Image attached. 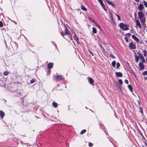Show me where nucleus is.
<instances>
[{
  "label": "nucleus",
  "mask_w": 147,
  "mask_h": 147,
  "mask_svg": "<svg viewBox=\"0 0 147 147\" xmlns=\"http://www.w3.org/2000/svg\"><path fill=\"white\" fill-rule=\"evenodd\" d=\"M146 43H147V41H146Z\"/></svg>",
  "instance_id": "obj_51"
},
{
  "label": "nucleus",
  "mask_w": 147,
  "mask_h": 147,
  "mask_svg": "<svg viewBox=\"0 0 147 147\" xmlns=\"http://www.w3.org/2000/svg\"><path fill=\"white\" fill-rule=\"evenodd\" d=\"M50 73V70H49L48 72L47 73L49 74Z\"/></svg>",
  "instance_id": "obj_48"
},
{
  "label": "nucleus",
  "mask_w": 147,
  "mask_h": 147,
  "mask_svg": "<svg viewBox=\"0 0 147 147\" xmlns=\"http://www.w3.org/2000/svg\"><path fill=\"white\" fill-rule=\"evenodd\" d=\"M109 16L110 19L112 21L113 20V18L112 14L111 13H110L109 14Z\"/></svg>",
  "instance_id": "obj_16"
},
{
  "label": "nucleus",
  "mask_w": 147,
  "mask_h": 147,
  "mask_svg": "<svg viewBox=\"0 0 147 147\" xmlns=\"http://www.w3.org/2000/svg\"><path fill=\"white\" fill-rule=\"evenodd\" d=\"M53 106L54 107H56L57 106V104L55 102H53L52 103Z\"/></svg>",
  "instance_id": "obj_20"
},
{
  "label": "nucleus",
  "mask_w": 147,
  "mask_h": 147,
  "mask_svg": "<svg viewBox=\"0 0 147 147\" xmlns=\"http://www.w3.org/2000/svg\"><path fill=\"white\" fill-rule=\"evenodd\" d=\"M115 15L118 18V20H120L121 18H120V16L117 14H116Z\"/></svg>",
  "instance_id": "obj_25"
},
{
  "label": "nucleus",
  "mask_w": 147,
  "mask_h": 147,
  "mask_svg": "<svg viewBox=\"0 0 147 147\" xmlns=\"http://www.w3.org/2000/svg\"><path fill=\"white\" fill-rule=\"evenodd\" d=\"M138 54L139 55V57H140V58L143 56L140 53H139Z\"/></svg>",
  "instance_id": "obj_36"
},
{
  "label": "nucleus",
  "mask_w": 147,
  "mask_h": 147,
  "mask_svg": "<svg viewBox=\"0 0 147 147\" xmlns=\"http://www.w3.org/2000/svg\"><path fill=\"white\" fill-rule=\"evenodd\" d=\"M98 1L99 3H100L102 1V0H98Z\"/></svg>",
  "instance_id": "obj_46"
},
{
  "label": "nucleus",
  "mask_w": 147,
  "mask_h": 147,
  "mask_svg": "<svg viewBox=\"0 0 147 147\" xmlns=\"http://www.w3.org/2000/svg\"><path fill=\"white\" fill-rule=\"evenodd\" d=\"M101 5H103L104 4L103 3V2L102 1V2H101L100 3Z\"/></svg>",
  "instance_id": "obj_45"
},
{
  "label": "nucleus",
  "mask_w": 147,
  "mask_h": 147,
  "mask_svg": "<svg viewBox=\"0 0 147 147\" xmlns=\"http://www.w3.org/2000/svg\"><path fill=\"white\" fill-rule=\"evenodd\" d=\"M147 78V77H145V80H146Z\"/></svg>",
  "instance_id": "obj_49"
},
{
  "label": "nucleus",
  "mask_w": 147,
  "mask_h": 147,
  "mask_svg": "<svg viewBox=\"0 0 147 147\" xmlns=\"http://www.w3.org/2000/svg\"><path fill=\"white\" fill-rule=\"evenodd\" d=\"M74 39L76 41L77 43H78L79 41L78 40V38H77L76 34L75 33L74 34Z\"/></svg>",
  "instance_id": "obj_12"
},
{
  "label": "nucleus",
  "mask_w": 147,
  "mask_h": 147,
  "mask_svg": "<svg viewBox=\"0 0 147 147\" xmlns=\"http://www.w3.org/2000/svg\"><path fill=\"white\" fill-rule=\"evenodd\" d=\"M129 34H130L129 33L128 35H129Z\"/></svg>",
  "instance_id": "obj_53"
},
{
  "label": "nucleus",
  "mask_w": 147,
  "mask_h": 147,
  "mask_svg": "<svg viewBox=\"0 0 147 147\" xmlns=\"http://www.w3.org/2000/svg\"><path fill=\"white\" fill-rule=\"evenodd\" d=\"M143 7V5L142 4H140L138 6V8L140 10H141L142 9Z\"/></svg>",
  "instance_id": "obj_15"
},
{
  "label": "nucleus",
  "mask_w": 147,
  "mask_h": 147,
  "mask_svg": "<svg viewBox=\"0 0 147 147\" xmlns=\"http://www.w3.org/2000/svg\"><path fill=\"white\" fill-rule=\"evenodd\" d=\"M115 74L117 76L119 77H121L122 76V74L121 72H116Z\"/></svg>",
  "instance_id": "obj_8"
},
{
  "label": "nucleus",
  "mask_w": 147,
  "mask_h": 147,
  "mask_svg": "<svg viewBox=\"0 0 147 147\" xmlns=\"http://www.w3.org/2000/svg\"><path fill=\"white\" fill-rule=\"evenodd\" d=\"M138 19L140 20L141 24L144 26V23L145 21V18L143 13L141 11L138 13Z\"/></svg>",
  "instance_id": "obj_1"
},
{
  "label": "nucleus",
  "mask_w": 147,
  "mask_h": 147,
  "mask_svg": "<svg viewBox=\"0 0 147 147\" xmlns=\"http://www.w3.org/2000/svg\"><path fill=\"white\" fill-rule=\"evenodd\" d=\"M112 65L113 67H115L116 65V62L115 61H113L112 63Z\"/></svg>",
  "instance_id": "obj_22"
},
{
  "label": "nucleus",
  "mask_w": 147,
  "mask_h": 147,
  "mask_svg": "<svg viewBox=\"0 0 147 147\" xmlns=\"http://www.w3.org/2000/svg\"><path fill=\"white\" fill-rule=\"evenodd\" d=\"M88 51H89V52L90 53L92 54V56H94V54H93V53H92V52L91 51H90L89 50H88Z\"/></svg>",
  "instance_id": "obj_43"
},
{
  "label": "nucleus",
  "mask_w": 147,
  "mask_h": 147,
  "mask_svg": "<svg viewBox=\"0 0 147 147\" xmlns=\"http://www.w3.org/2000/svg\"><path fill=\"white\" fill-rule=\"evenodd\" d=\"M119 83L121 85L122 84V81L121 79H119L118 80Z\"/></svg>",
  "instance_id": "obj_27"
},
{
  "label": "nucleus",
  "mask_w": 147,
  "mask_h": 147,
  "mask_svg": "<svg viewBox=\"0 0 147 147\" xmlns=\"http://www.w3.org/2000/svg\"><path fill=\"white\" fill-rule=\"evenodd\" d=\"M136 2H139V0H135Z\"/></svg>",
  "instance_id": "obj_47"
},
{
  "label": "nucleus",
  "mask_w": 147,
  "mask_h": 147,
  "mask_svg": "<svg viewBox=\"0 0 147 147\" xmlns=\"http://www.w3.org/2000/svg\"><path fill=\"white\" fill-rule=\"evenodd\" d=\"M69 37L71 40H72V37L71 35H69Z\"/></svg>",
  "instance_id": "obj_42"
},
{
  "label": "nucleus",
  "mask_w": 147,
  "mask_h": 147,
  "mask_svg": "<svg viewBox=\"0 0 147 147\" xmlns=\"http://www.w3.org/2000/svg\"><path fill=\"white\" fill-rule=\"evenodd\" d=\"M34 82V80L33 79H32L30 82L31 83H33Z\"/></svg>",
  "instance_id": "obj_39"
},
{
  "label": "nucleus",
  "mask_w": 147,
  "mask_h": 147,
  "mask_svg": "<svg viewBox=\"0 0 147 147\" xmlns=\"http://www.w3.org/2000/svg\"><path fill=\"white\" fill-rule=\"evenodd\" d=\"M144 4L146 7H147V2L145 1H144Z\"/></svg>",
  "instance_id": "obj_33"
},
{
  "label": "nucleus",
  "mask_w": 147,
  "mask_h": 147,
  "mask_svg": "<svg viewBox=\"0 0 147 147\" xmlns=\"http://www.w3.org/2000/svg\"><path fill=\"white\" fill-rule=\"evenodd\" d=\"M125 40H126V42H128V39L127 38H126V37H125Z\"/></svg>",
  "instance_id": "obj_44"
},
{
  "label": "nucleus",
  "mask_w": 147,
  "mask_h": 147,
  "mask_svg": "<svg viewBox=\"0 0 147 147\" xmlns=\"http://www.w3.org/2000/svg\"><path fill=\"white\" fill-rule=\"evenodd\" d=\"M89 19L91 22H92L93 23H94L95 22L94 21L92 18H89Z\"/></svg>",
  "instance_id": "obj_37"
},
{
  "label": "nucleus",
  "mask_w": 147,
  "mask_h": 147,
  "mask_svg": "<svg viewBox=\"0 0 147 147\" xmlns=\"http://www.w3.org/2000/svg\"><path fill=\"white\" fill-rule=\"evenodd\" d=\"M139 66L140 68L141 69H143L144 68V65L141 62H140L139 63Z\"/></svg>",
  "instance_id": "obj_7"
},
{
  "label": "nucleus",
  "mask_w": 147,
  "mask_h": 147,
  "mask_svg": "<svg viewBox=\"0 0 147 147\" xmlns=\"http://www.w3.org/2000/svg\"><path fill=\"white\" fill-rule=\"evenodd\" d=\"M120 66V64L118 62H117V65H116V67H117V68H118Z\"/></svg>",
  "instance_id": "obj_31"
},
{
  "label": "nucleus",
  "mask_w": 147,
  "mask_h": 147,
  "mask_svg": "<svg viewBox=\"0 0 147 147\" xmlns=\"http://www.w3.org/2000/svg\"><path fill=\"white\" fill-rule=\"evenodd\" d=\"M129 48L131 49H134L136 48V45L132 42H131L129 45Z\"/></svg>",
  "instance_id": "obj_4"
},
{
  "label": "nucleus",
  "mask_w": 147,
  "mask_h": 147,
  "mask_svg": "<svg viewBox=\"0 0 147 147\" xmlns=\"http://www.w3.org/2000/svg\"><path fill=\"white\" fill-rule=\"evenodd\" d=\"M63 79V77L61 76H57L56 77V79L57 80H59Z\"/></svg>",
  "instance_id": "obj_10"
},
{
  "label": "nucleus",
  "mask_w": 147,
  "mask_h": 147,
  "mask_svg": "<svg viewBox=\"0 0 147 147\" xmlns=\"http://www.w3.org/2000/svg\"><path fill=\"white\" fill-rule=\"evenodd\" d=\"M104 10L107 11V9H105V6L104 4L101 5Z\"/></svg>",
  "instance_id": "obj_28"
},
{
  "label": "nucleus",
  "mask_w": 147,
  "mask_h": 147,
  "mask_svg": "<svg viewBox=\"0 0 147 147\" xmlns=\"http://www.w3.org/2000/svg\"><path fill=\"white\" fill-rule=\"evenodd\" d=\"M140 111V112L142 113V114L143 113V110L142 108V107H140L139 108Z\"/></svg>",
  "instance_id": "obj_26"
},
{
  "label": "nucleus",
  "mask_w": 147,
  "mask_h": 147,
  "mask_svg": "<svg viewBox=\"0 0 147 147\" xmlns=\"http://www.w3.org/2000/svg\"><path fill=\"white\" fill-rule=\"evenodd\" d=\"M140 59L142 62L143 63H145V61L144 58L143 56L140 57Z\"/></svg>",
  "instance_id": "obj_21"
},
{
  "label": "nucleus",
  "mask_w": 147,
  "mask_h": 147,
  "mask_svg": "<svg viewBox=\"0 0 147 147\" xmlns=\"http://www.w3.org/2000/svg\"><path fill=\"white\" fill-rule=\"evenodd\" d=\"M8 74V73L7 71H5L4 73L3 74L5 76H7V75Z\"/></svg>",
  "instance_id": "obj_32"
},
{
  "label": "nucleus",
  "mask_w": 147,
  "mask_h": 147,
  "mask_svg": "<svg viewBox=\"0 0 147 147\" xmlns=\"http://www.w3.org/2000/svg\"><path fill=\"white\" fill-rule=\"evenodd\" d=\"M86 130L84 129L81 131L80 134H83L84 133H85L86 132Z\"/></svg>",
  "instance_id": "obj_24"
},
{
  "label": "nucleus",
  "mask_w": 147,
  "mask_h": 147,
  "mask_svg": "<svg viewBox=\"0 0 147 147\" xmlns=\"http://www.w3.org/2000/svg\"><path fill=\"white\" fill-rule=\"evenodd\" d=\"M125 82L126 84H127L128 83V80L126 79L125 80Z\"/></svg>",
  "instance_id": "obj_41"
},
{
  "label": "nucleus",
  "mask_w": 147,
  "mask_h": 147,
  "mask_svg": "<svg viewBox=\"0 0 147 147\" xmlns=\"http://www.w3.org/2000/svg\"><path fill=\"white\" fill-rule=\"evenodd\" d=\"M132 38L134 39L136 41L138 42L139 41V39L136 37L134 35H132L131 36Z\"/></svg>",
  "instance_id": "obj_6"
},
{
  "label": "nucleus",
  "mask_w": 147,
  "mask_h": 147,
  "mask_svg": "<svg viewBox=\"0 0 147 147\" xmlns=\"http://www.w3.org/2000/svg\"><path fill=\"white\" fill-rule=\"evenodd\" d=\"M81 8L82 10L84 11H87V9L86 7H84V6L83 5H82L81 6Z\"/></svg>",
  "instance_id": "obj_13"
},
{
  "label": "nucleus",
  "mask_w": 147,
  "mask_h": 147,
  "mask_svg": "<svg viewBox=\"0 0 147 147\" xmlns=\"http://www.w3.org/2000/svg\"><path fill=\"white\" fill-rule=\"evenodd\" d=\"M88 145L89 146H92V144L90 142H89L88 143Z\"/></svg>",
  "instance_id": "obj_38"
},
{
  "label": "nucleus",
  "mask_w": 147,
  "mask_h": 147,
  "mask_svg": "<svg viewBox=\"0 0 147 147\" xmlns=\"http://www.w3.org/2000/svg\"><path fill=\"white\" fill-rule=\"evenodd\" d=\"M61 35H62V36H63V33L62 32L61 33Z\"/></svg>",
  "instance_id": "obj_50"
},
{
  "label": "nucleus",
  "mask_w": 147,
  "mask_h": 147,
  "mask_svg": "<svg viewBox=\"0 0 147 147\" xmlns=\"http://www.w3.org/2000/svg\"><path fill=\"white\" fill-rule=\"evenodd\" d=\"M92 32L93 34H96L97 32L96 29L94 27L92 28Z\"/></svg>",
  "instance_id": "obj_14"
},
{
  "label": "nucleus",
  "mask_w": 147,
  "mask_h": 147,
  "mask_svg": "<svg viewBox=\"0 0 147 147\" xmlns=\"http://www.w3.org/2000/svg\"><path fill=\"white\" fill-rule=\"evenodd\" d=\"M53 67V64L52 63H49L48 64V68L50 69L52 68Z\"/></svg>",
  "instance_id": "obj_11"
},
{
  "label": "nucleus",
  "mask_w": 147,
  "mask_h": 147,
  "mask_svg": "<svg viewBox=\"0 0 147 147\" xmlns=\"http://www.w3.org/2000/svg\"><path fill=\"white\" fill-rule=\"evenodd\" d=\"M4 113L2 111H0V116L3 118L4 116Z\"/></svg>",
  "instance_id": "obj_17"
},
{
  "label": "nucleus",
  "mask_w": 147,
  "mask_h": 147,
  "mask_svg": "<svg viewBox=\"0 0 147 147\" xmlns=\"http://www.w3.org/2000/svg\"><path fill=\"white\" fill-rule=\"evenodd\" d=\"M3 26V24L1 22H0V27H2Z\"/></svg>",
  "instance_id": "obj_40"
},
{
  "label": "nucleus",
  "mask_w": 147,
  "mask_h": 147,
  "mask_svg": "<svg viewBox=\"0 0 147 147\" xmlns=\"http://www.w3.org/2000/svg\"><path fill=\"white\" fill-rule=\"evenodd\" d=\"M119 26L123 30H127L128 28L127 26L123 23H121L119 25Z\"/></svg>",
  "instance_id": "obj_2"
},
{
  "label": "nucleus",
  "mask_w": 147,
  "mask_h": 147,
  "mask_svg": "<svg viewBox=\"0 0 147 147\" xmlns=\"http://www.w3.org/2000/svg\"><path fill=\"white\" fill-rule=\"evenodd\" d=\"M93 23H94L96 26H97L99 28H100V27L96 22H94Z\"/></svg>",
  "instance_id": "obj_29"
},
{
  "label": "nucleus",
  "mask_w": 147,
  "mask_h": 147,
  "mask_svg": "<svg viewBox=\"0 0 147 147\" xmlns=\"http://www.w3.org/2000/svg\"><path fill=\"white\" fill-rule=\"evenodd\" d=\"M143 74L144 75H147V71H145L143 73Z\"/></svg>",
  "instance_id": "obj_35"
},
{
  "label": "nucleus",
  "mask_w": 147,
  "mask_h": 147,
  "mask_svg": "<svg viewBox=\"0 0 147 147\" xmlns=\"http://www.w3.org/2000/svg\"><path fill=\"white\" fill-rule=\"evenodd\" d=\"M143 52L144 53V55L145 56H147V52L146 51V50H144L143 51Z\"/></svg>",
  "instance_id": "obj_23"
},
{
  "label": "nucleus",
  "mask_w": 147,
  "mask_h": 147,
  "mask_svg": "<svg viewBox=\"0 0 147 147\" xmlns=\"http://www.w3.org/2000/svg\"><path fill=\"white\" fill-rule=\"evenodd\" d=\"M106 2L108 3V4L109 5H111L113 7H114L115 6V5L112 2L108 0H106Z\"/></svg>",
  "instance_id": "obj_5"
},
{
  "label": "nucleus",
  "mask_w": 147,
  "mask_h": 147,
  "mask_svg": "<svg viewBox=\"0 0 147 147\" xmlns=\"http://www.w3.org/2000/svg\"><path fill=\"white\" fill-rule=\"evenodd\" d=\"M129 34H130L129 33L128 35H129Z\"/></svg>",
  "instance_id": "obj_52"
},
{
  "label": "nucleus",
  "mask_w": 147,
  "mask_h": 147,
  "mask_svg": "<svg viewBox=\"0 0 147 147\" xmlns=\"http://www.w3.org/2000/svg\"><path fill=\"white\" fill-rule=\"evenodd\" d=\"M68 31L67 29H65V34L66 35L68 34Z\"/></svg>",
  "instance_id": "obj_30"
},
{
  "label": "nucleus",
  "mask_w": 147,
  "mask_h": 147,
  "mask_svg": "<svg viewBox=\"0 0 147 147\" xmlns=\"http://www.w3.org/2000/svg\"><path fill=\"white\" fill-rule=\"evenodd\" d=\"M135 61L136 62H138L139 61V57L138 56H137L136 55H135Z\"/></svg>",
  "instance_id": "obj_9"
},
{
  "label": "nucleus",
  "mask_w": 147,
  "mask_h": 147,
  "mask_svg": "<svg viewBox=\"0 0 147 147\" xmlns=\"http://www.w3.org/2000/svg\"><path fill=\"white\" fill-rule=\"evenodd\" d=\"M88 81L89 83L90 84H92L93 82V80L91 78H89Z\"/></svg>",
  "instance_id": "obj_18"
},
{
  "label": "nucleus",
  "mask_w": 147,
  "mask_h": 147,
  "mask_svg": "<svg viewBox=\"0 0 147 147\" xmlns=\"http://www.w3.org/2000/svg\"><path fill=\"white\" fill-rule=\"evenodd\" d=\"M128 87L130 91L131 92H132V89L131 86L130 85H128Z\"/></svg>",
  "instance_id": "obj_19"
},
{
  "label": "nucleus",
  "mask_w": 147,
  "mask_h": 147,
  "mask_svg": "<svg viewBox=\"0 0 147 147\" xmlns=\"http://www.w3.org/2000/svg\"><path fill=\"white\" fill-rule=\"evenodd\" d=\"M136 23V26L137 28L138 27L139 29H140L141 28V26L140 24V22L138 20H136L135 21Z\"/></svg>",
  "instance_id": "obj_3"
},
{
  "label": "nucleus",
  "mask_w": 147,
  "mask_h": 147,
  "mask_svg": "<svg viewBox=\"0 0 147 147\" xmlns=\"http://www.w3.org/2000/svg\"><path fill=\"white\" fill-rule=\"evenodd\" d=\"M109 57L112 58H115V57L112 54H111L110 55Z\"/></svg>",
  "instance_id": "obj_34"
}]
</instances>
